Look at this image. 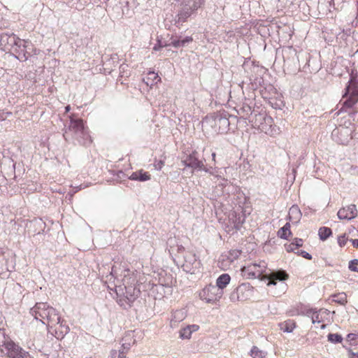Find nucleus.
Listing matches in <instances>:
<instances>
[{
  "instance_id": "obj_1",
  "label": "nucleus",
  "mask_w": 358,
  "mask_h": 358,
  "mask_svg": "<svg viewBox=\"0 0 358 358\" xmlns=\"http://www.w3.org/2000/svg\"><path fill=\"white\" fill-rule=\"evenodd\" d=\"M0 47L4 51H13L17 54L18 59L26 61L32 49L31 42L22 40L14 34L3 33L0 36Z\"/></svg>"
},
{
  "instance_id": "obj_2",
  "label": "nucleus",
  "mask_w": 358,
  "mask_h": 358,
  "mask_svg": "<svg viewBox=\"0 0 358 358\" xmlns=\"http://www.w3.org/2000/svg\"><path fill=\"white\" fill-rule=\"evenodd\" d=\"M63 136L66 140L71 136L80 144L85 146L92 143L88 128L85 126L81 119H73L70 117V124L68 129L64 131Z\"/></svg>"
},
{
  "instance_id": "obj_3",
  "label": "nucleus",
  "mask_w": 358,
  "mask_h": 358,
  "mask_svg": "<svg viewBox=\"0 0 358 358\" xmlns=\"http://www.w3.org/2000/svg\"><path fill=\"white\" fill-rule=\"evenodd\" d=\"M115 292L117 296V302L124 308L130 307L140 294L139 288L130 285L116 286Z\"/></svg>"
},
{
  "instance_id": "obj_4",
  "label": "nucleus",
  "mask_w": 358,
  "mask_h": 358,
  "mask_svg": "<svg viewBox=\"0 0 358 358\" xmlns=\"http://www.w3.org/2000/svg\"><path fill=\"white\" fill-rule=\"evenodd\" d=\"M265 278L268 280L267 285L273 286L271 293L276 296L284 294L287 289V284L285 280L288 278V275L284 271H278L266 274Z\"/></svg>"
},
{
  "instance_id": "obj_5",
  "label": "nucleus",
  "mask_w": 358,
  "mask_h": 358,
  "mask_svg": "<svg viewBox=\"0 0 358 358\" xmlns=\"http://www.w3.org/2000/svg\"><path fill=\"white\" fill-rule=\"evenodd\" d=\"M266 267L267 264L264 262L250 264L241 268V275L247 279L259 278L262 280H266V275H263V274L266 271Z\"/></svg>"
},
{
  "instance_id": "obj_6",
  "label": "nucleus",
  "mask_w": 358,
  "mask_h": 358,
  "mask_svg": "<svg viewBox=\"0 0 358 358\" xmlns=\"http://www.w3.org/2000/svg\"><path fill=\"white\" fill-rule=\"evenodd\" d=\"M183 257L184 261L182 264V268L184 271L193 274L199 271L201 262L194 253L191 251H186Z\"/></svg>"
},
{
  "instance_id": "obj_7",
  "label": "nucleus",
  "mask_w": 358,
  "mask_h": 358,
  "mask_svg": "<svg viewBox=\"0 0 358 358\" xmlns=\"http://www.w3.org/2000/svg\"><path fill=\"white\" fill-rule=\"evenodd\" d=\"M222 294L223 291L217 288V287L209 285L202 289L199 296L201 299L205 301L206 303H215L221 299Z\"/></svg>"
},
{
  "instance_id": "obj_8",
  "label": "nucleus",
  "mask_w": 358,
  "mask_h": 358,
  "mask_svg": "<svg viewBox=\"0 0 358 358\" xmlns=\"http://www.w3.org/2000/svg\"><path fill=\"white\" fill-rule=\"evenodd\" d=\"M352 127L340 126L333 130L331 136L338 143L345 145L352 139Z\"/></svg>"
},
{
  "instance_id": "obj_9",
  "label": "nucleus",
  "mask_w": 358,
  "mask_h": 358,
  "mask_svg": "<svg viewBox=\"0 0 358 358\" xmlns=\"http://www.w3.org/2000/svg\"><path fill=\"white\" fill-rule=\"evenodd\" d=\"M253 287L249 283H243L230 295V299L233 302L238 301H245L249 299L253 293Z\"/></svg>"
},
{
  "instance_id": "obj_10",
  "label": "nucleus",
  "mask_w": 358,
  "mask_h": 358,
  "mask_svg": "<svg viewBox=\"0 0 358 358\" xmlns=\"http://www.w3.org/2000/svg\"><path fill=\"white\" fill-rule=\"evenodd\" d=\"M4 354L8 358H32L29 352L24 351L20 346L12 341L7 344Z\"/></svg>"
},
{
  "instance_id": "obj_11",
  "label": "nucleus",
  "mask_w": 358,
  "mask_h": 358,
  "mask_svg": "<svg viewBox=\"0 0 358 358\" xmlns=\"http://www.w3.org/2000/svg\"><path fill=\"white\" fill-rule=\"evenodd\" d=\"M50 308H51V306L47 303H37L31 308L30 313L36 320L42 322V320L47 319V312Z\"/></svg>"
},
{
  "instance_id": "obj_12",
  "label": "nucleus",
  "mask_w": 358,
  "mask_h": 358,
  "mask_svg": "<svg viewBox=\"0 0 358 358\" xmlns=\"http://www.w3.org/2000/svg\"><path fill=\"white\" fill-rule=\"evenodd\" d=\"M182 163L186 167H190L193 169L203 170L206 173H208L210 169V168L206 169L204 166L203 162L196 157L194 152L190 154L186 159L182 161Z\"/></svg>"
},
{
  "instance_id": "obj_13",
  "label": "nucleus",
  "mask_w": 358,
  "mask_h": 358,
  "mask_svg": "<svg viewBox=\"0 0 358 358\" xmlns=\"http://www.w3.org/2000/svg\"><path fill=\"white\" fill-rule=\"evenodd\" d=\"M141 273L136 271H131L129 269L124 271V278L122 279L123 286L131 285L136 287V285L141 281Z\"/></svg>"
},
{
  "instance_id": "obj_14",
  "label": "nucleus",
  "mask_w": 358,
  "mask_h": 358,
  "mask_svg": "<svg viewBox=\"0 0 358 358\" xmlns=\"http://www.w3.org/2000/svg\"><path fill=\"white\" fill-rule=\"evenodd\" d=\"M337 215L340 220H350L357 216V207L354 204L343 207L338 210Z\"/></svg>"
},
{
  "instance_id": "obj_15",
  "label": "nucleus",
  "mask_w": 358,
  "mask_h": 358,
  "mask_svg": "<svg viewBox=\"0 0 358 358\" xmlns=\"http://www.w3.org/2000/svg\"><path fill=\"white\" fill-rule=\"evenodd\" d=\"M194 13L190 10L187 9V7L180 6L178 14L174 18V24L177 27H180Z\"/></svg>"
},
{
  "instance_id": "obj_16",
  "label": "nucleus",
  "mask_w": 358,
  "mask_h": 358,
  "mask_svg": "<svg viewBox=\"0 0 358 358\" xmlns=\"http://www.w3.org/2000/svg\"><path fill=\"white\" fill-rule=\"evenodd\" d=\"M47 313V319H45V320H42L43 324L48 325L50 328H53L55 326H57V324H59L61 317L55 308L51 307Z\"/></svg>"
},
{
  "instance_id": "obj_17",
  "label": "nucleus",
  "mask_w": 358,
  "mask_h": 358,
  "mask_svg": "<svg viewBox=\"0 0 358 358\" xmlns=\"http://www.w3.org/2000/svg\"><path fill=\"white\" fill-rule=\"evenodd\" d=\"M208 173L213 176L212 180L216 184L217 187H221V189L228 185V180L221 176L219 169L210 168Z\"/></svg>"
},
{
  "instance_id": "obj_18",
  "label": "nucleus",
  "mask_w": 358,
  "mask_h": 358,
  "mask_svg": "<svg viewBox=\"0 0 358 358\" xmlns=\"http://www.w3.org/2000/svg\"><path fill=\"white\" fill-rule=\"evenodd\" d=\"M187 317V311L185 309H178L172 313L170 319V326L171 328H176L178 324L183 321Z\"/></svg>"
},
{
  "instance_id": "obj_19",
  "label": "nucleus",
  "mask_w": 358,
  "mask_h": 358,
  "mask_svg": "<svg viewBox=\"0 0 358 358\" xmlns=\"http://www.w3.org/2000/svg\"><path fill=\"white\" fill-rule=\"evenodd\" d=\"M135 343V340L134 339L131 333H129L125 335V336L122 338V343L121 349L119 350V357H124V354L128 352L130 349L131 346Z\"/></svg>"
},
{
  "instance_id": "obj_20",
  "label": "nucleus",
  "mask_w": 358,
  "mask_h": 358,
  "mask_svg": "<svg viewBox=\"0 0 358 358\" xmlns=\"http://www.w3.org/2000/svg\"><path fill=\"white\" fill-rule=\"evenodd\" d=\"M199 326L197 324H190L182 328L179 331V336L181 339H189L192 333L197 331Z\"/></svg>"
},
{
  "instance_id": "obj_21",
  "label": "nucleus",
  "mask_w": 358,
  "mask_h": 358,
  "mask_svg": "<svg viewBox=\"0 0 358 358\" xmlns=\"http://www.w3.org/2000/svg\"><path fill=\"white\" fill-rule=\"evenodd\" d=\"M204 3V0H182L180 6L195 13Z\"/></svg>"
},
{
  "instance_id": "obj_22",
  "label": "nucleus",
  "mask_w": 358,
  "mask_h": 358,
  "mask_svg": "<svg viewBox=\"0 0 358 358\" xmlns=\"http://www.w3.org/2000/svg\"><path fill=\"white\" fill-rule=\"evenodd\" d=\"M129 179L131 180L145 182L151 179V176L148 172H145L141 169L138 171L133 172L129 177Z\"/></svg>"
},
{
  "instance_id": "obj_23",
  "label": "nucleus",
  "mask_w": 358,
  "mask_h": 358,
  "mask_svg": "<svg viewBox=\"0 0 358 358\" xmlns=\"http://www.w3.org/2000/svg\"><path fill=\"white\" fill-rule=\"evenodd\" d=\"M216 126H218L219 132H224L229 127V120L228 118L222 116H217L214 119Z\"/></svg>"
},
{
  "instance_id": "obj_24",
  "label": "nucleus",
  "mask_w": 358,
  "mask_h": 358,
  "mask_svg": "<svg viewBox=\"0 0 358 358\" xmlns=\"http://www.w3.org/2000/svg\"><path fill=\"white\" fill-rule=\"evenodd\" d=\"M329 315L327 310L320 309L317 311H314L311 316L312 322L321 323L324 321V318Z\"/></svg>"
},
{
  "instance_id": "obj_25",
  "label": "nucleus",
  "mask_w": 358,
  "mask_h": 358,
  "mask_svg": "<svg viewBox=\"0 0 358 358\" xmlns=\"http://www.w3.org/2000/svg\"><path fill=\"white\" fill-rule=\"evenodd\" d=\"M348 94H350V97L345 101V105L347 107H352L358 101V91L353 90L350 92V87L348 86L346 88Z\"/></svg>"
},
{
  "instance_id": "obj_26",
  "label": "nucleus",
  "mask_w": 358,
  "mask_h": 358,
  "mask_svg": "<svg viewBox=\"0 0 358 358\" xmlns=\"http://www.w3.org/2000/svg\"><path fill=\"white\" fill-rule=\"evenodd\" d=\"M230 280V275L227 273H223L217 278L216 285L215 286L223 291V289L229 284Z\"/></svg>"
},
{
  "instance_id": "obj_27",
  "label": "nucleus",
  "mask_w": 358,
  "mask_h": 358,
  "mask_svg": "<svg viewBox=\"0 0 358 358\" xmlns=\"http://www.w3.org/2000/svg\"><path fill=\"white\" fill-rule=\"evenodd\" d=\"M147 85H153L160 81V78L154 71H150L145 78L143 79Z\"/></svg>"
},
{
  "instance_id": "obj_28",
  "label": "nucleus",
  "mask_w": 358,
  "mask_h": 358,
  "mask_svg": "<svg viewBox=\"0 0 358 358\" xmlns=\"http://www.w3.org/2000/svg\"><path fill=\"white\" fill-rule=\"evenodd\" d=\"M229 220L232 222L234 225V227L236 229H239L241 225L244 222V218L241 215H237L235 211L231 212L229 215Z\"/></svg>"
},
{
  "instance_id": "obj_29",
  "label": "nucleus",
  "mask_w": 358,
  "mask_h": 358,
  "mask_svg": "<svg viewBox=\"0 0 358 358\" xmlns=\"http://www.w3.org/2000/svg\"><path fill=\"white\" fill-rule=\"evenodd\" d=\"M292 235L290 224L287 222L278 231V236L282 239H287Z\"/></svg>"
},
{
  "instance_id": "obj_30",
  "label": "nucleus",
  "mask_w": 358,
  "mask_h": 358,
  "mask_svg": "<svg viewBox=\"0 0 358 358\" xmlns=\"http://www.w3.org/2000/svg\"><path fill=\"white\" fill-rule=\"evenodd\" d=\"M13 341L6 336L4 331L0 329V351L4 352L7 347V344L10 343Z\"/></svg>"
},
{
  "instance_id": "obj_31",
  "label": "nucleus",
  "mask_w": 358,
  "mask_h": 358,
  "mask_svg": "<svg viewBox=\"0 0 358 358\" xmlns=\"http://www.w3.org/2000/svg\"><path fill=\"white\" fill-rule=\"evenodd\" d=\"M58 327L55 326L56 334L58 333V338H62L69 331V327L63 324V321L60 320L59 324H57Z\"/></svg>"
},
{
  "instance_id": "obj_32",
  "label": "nucleus",
  "mask_w": 358,
  "mask_h": 358,
  "mask_svg": "<svg viewBox=\"0 0 358 358\" xmlns=\"http://www.w3.org/2000/svg\"><path fill=\"white\" fill-rule=\"evenodd\" d=\"M250 355L252 358H266L267 352L260 350L257 346H253L250 351Z\"/></svg>"
},
{
  "instance_id": "obj_33",
  "label": "nucleus",
  "mask_w": 358,
  "mask_h": 358,
  "mask_svg": "<svg viewBox=\"0 0 358 358\" xmlns=\"http://www.w3.org/2000/svg\"><path fill=\"white\" fill-rule=\"evenodd\" d=\"M301 216V211L297 206H293L289 208V220H292L293 219L296 220V221L299 220Z\"/></svg>"
},
{
  "instance_id": "obj_34",
  "label": "nucleus",
  "mask_w": 358,
  "mask_h": 358,
  "mask_svg": "<svg viewBox=\"0 0 358 358\" xmlns=\"http://www.w3.org/2000/svg\"><path fill=\"white\" fill-rule=\"evenodd\" d=\"M295 327V323L292 320L285 321L280 327L282 331L287 333L292 332Z\"/></svg>"
},
{
  "instance_id": "obj_35",
  "label": "nucleus",
  "mask_w": 358,
  "mask_h": 358,
  "mask_svg": "<svg viewBox=\"0 0 358 358\" xmlns=\"http://www.w3.org/2000/svg\"><path fill=\"white\" fill-rule=\"evenodd\" d=\"M331 229L328 227H320L318 231V235L322 241L327 240L331 235Z\"/></svg>"
},
{
  "instance_id": "obj_36",
  "label": "nucleus",
  "mask_w": 358,
  "mask_h": 358,
  "mask_svg": "<svg viewBox=\"0 0 358 358\" xmlns=\"http://www.w3.org/2000/svg\"><path fill=\"white\" fill-rule=\"evenodd\" d=\"M333 301L341 305L347 303V295L344 292L338 293L332 296Z\"/></svg>"
},
{
  "instance_id": "obj_37",
  "label": "nucleus",
  "mask_w": 358,
  "mask_h": 358,
  "mask_svg": "<svg viewBox=\"0 0 358 358\" xmlns=\"http://www.w3.org/2000/svg\"><path fill=\"white\" fill-rule=\"evenodd\" d=\"M328 341L334 343H338L343 341V338L337 334H329L328 335Z\"/></svg>"
},
{
  "instance_id": "obj_38",
  "label": "nucleus",
  "mask_w": 358,
  "mask_h": 358,
  "mask_svg": "<svg viewBox=\"0 0 358 358\" xmlns=\"http://www.w3.org/2000/svg\"><path fill=\"white\" fill-rule=\"evenodd\" d=\"M348 268L350 271L358 273V259H355L349 262Z\"/></svg>"
},
{
  "instance_id": "obj_39",
  "label": "nucleus",
  "mask_w": 358,
  "mask_h": 358,
  "mask_svg": "<svg viewBox=\"0 0 358 358\" xmlns=\"http://www.w3.org/2000/svg\"><path fill=\"white\" fill-rule=\"evenodd\" d=\"M296 254L299 255H301L302 256L303 258L306 259H308V260H311L313 257L310 254H309L308 252L304 251V250H297L296 252Z\"/></svg>"
},
{
  "instance_id": "obj_40",
  "label": "nucleus",
  "mask_w": 358,
  "mask_h": 358,
  "mask_svg": "<svg viewBox=\"0 0 358 358\" xmlns=\"http://www.w3.org/2000/svg\"><path fill=\"white\" fill-rule=\"evenodd\" d=\"M286 251L288 252H294L296 253V250H297V248L295 246V245L292 243L285 245Z\"/></svg>"
},
{
  "instance_id": "obj_41",
  "label": "nucleus",
  "mask_w": 358,
  "mask_h": 358,
  "mask_svg": "<svg viewBox=\"0 0 358 358\" xmlns=\"http://www.w3.org/2000/svg\"><path fill=\"white\" fill-rule=\"evenodd\" d=\"M303 240L301 238H294V241H293V243L295 245V246L297 248V249L299 248V247H301L303 245Z\"/></svg>"
},
{
  "instance_id": "obj_42",
  "label": "nucleus",
  "mask_w": 358,
  "mask_h": 358,
  "mask_svg": "<svg viewBox=\"0 0 358 358\" xmlns=\"http://www.w3.org/2000/svg\"><path fill=\"white\" fill-rule=\"evenodd\" d=\"M338 244L340 245V246H343L345 245L346 243V238H345V236L343 235V236H341L338 237Z\"/></svg>"
},
{
  "instance_id": "obj_43",
  "label": "nucleus",
  "mask_w": 358,
  "mask_h": 358,
  "mask_svg": "<svg viewBox=\"0 0 358 358\" xmlns=\"http://www.w3.org/2000/svg\"><path fill=\"white\" fill-rule=\"evenodd\" d=\"M164 163L163 161L162 160H159L158 162H157L156 163H155L154 166H155V169L157 170H161L162 169V167L164 166Z\"/></svg>"
},
{
  "instance_id": "obj_44",
  "label": "nucleus",
  "mask_w": 358,
  "mask_h": 358,
  "mask_svg": "<svg viewBox=\"0 0 358 358\" xmlns=\"http://www.w3.org/2000/svg\"><path fill=\"white\" fill-rule=\"evenodd\" d=\"M171 44L175 48L182 47V42H181V40H174L171 42Z\"/></svg>"
},
{
  "instance_id": "obj_45",
  "label": "nucleus",
  "mask_w": 358,
  "mask_h": 358,
  "mask_svg": "<svg viewBox=\"0 0 358 358\" xmlns=\"http://www.w3.org/2000/svg\"><path fill=\"white\" fill-rule=\"evenodd\" d=\"M191 41H192V38L191 36H187L184 39L181 40V42H182V46H185L187 43H189Z\"/></svg>"
},
{
  "instance_id": "obj_46",
  "label": "nucleus",
  "mask_w": 358,
  "mask_h": 358,
  "mask_svg": "<svg viewBox=\"0 0 358 358\" xmlns=\"http://www.w3.org/2000/svg\"><path fill=\"white\" fill-rule=\"evenodd\" d=\"M259 117L260 119H264V121L268 124H271L272 122V118L271 117H266L262 115H259Z\"/></svg>"
},
{
  "instance_id": "obj_47",
  "label": "nucleus",
  "mask_w": 358,
  "mask_h": 358,
  "mask_svg": "<svg viewBox=\"0 0 358 358\" xmlns=\"http://www.w3.org/2000/svg\"><path fill=\"white\" fill-rule=\"evenodd\" d=\"M357 337V334H349L348 335V338L350 341H355V340H356Z\"/></svg>"
},
{
  "instance_id": "obj_48",
  "label": "nucleus",
  "mask_w": 358,
  "mask_h": 358,
  "mask_svg": "<svg viewBox=\"0 0 358 358\" xmlns=\"http://www.w3.org/2000/svg\"><path fill=\"white\" fill-rule=\"evenodd\" d=\"M230 255L235 259V258H237L240 255V252L238 250H234V251L231 252Z\"/></svg>"
},
{
  "instance_id": "obj_49",
  "label": "nucleus",
  "mask_w": 358,
  "mask_h": 358,
  "mask_svg": "<svg viewBox=\"0 0 358 358\" xmlns=\"http://www.w3.org/2000/svg\"><path fill=\"white\" fill-rule=\"evenodd\" d=\"M158 43H159V45L158 46L157 45H155V47L153 48V50H155V51L159 50V48H162L163 46H166V45L162 44L159 41H158Z\"/></svg>"
},
{
  "instance_id": "obj_50",
  "label": "nucleus",
  "mask_w": 358,
  "mask_h": 358,
  "mask_svg": "<svg viewBox=\"0 0 358 358\" xmlns=\"http://www.w3.org/2000/svg\"><path fill=\"white\" fill-rule=\"evenodd\" d=\"M155 289L157 291H162L164 289V286L163 285H155Z\"/></svg>"
},
{
  "instance_id": "obj_51",
  "label": "nucleus",
  "mask_w": 358,
  "mask_h": 358,
  "mask_svg": "<svg viewBox=\"0 0 358 358\" xmlns=\"http://www.w3.org/2000/svg\"><path fill=\"white\" fill-rule=\"evenodd\" d=\"M352 243L354 247L358 248V239H353L352 240Z\"/></svg>"
},
{
  "instance_id": "obj_52",
  "label": "nucleus",
  "mask_w": 358,
  "mask_h": 358,
  "mask_svg": "<svg viewBox=\"0 0 358 358\" xmlns=\"http://www.w3.org/2000/svg\"><path fill=\"white\" fill-rule=\"evenodd\" d=\"M350 358H358V352H351L350 353Z\"/></svg>"
},
{
  "instance_id": "obj_53",
  "label": "nucleus",
  "mask_w": 358,
  "mask_h": 358,
  "mask_svg": "<svg viewBox=\"0 0 358 358\" xmlns=\"http://www.w3.org/2000/svg\"><path fill=\"white\" fill-rule=\"evenodd\" d=\"M115 270L114 269V268H112V270H111V271H110V275L111 277H113V276H114V275H115Z\"/></svg>"
},
{
  "instance_id": "obj_54",
  "label": "nucleus",
  "mask_w": 358,
  "mask_h": 358,
  "mask_svg": "<svg viewBox=\"0 0 358 358\" xmlns=\"http://www.w3.org/2000/svg\"><path fill=\"white\" fill-rule=\"evenodd\" d=\"M70 109H71L70 106H66L65 107V112H66V113H68V112L70 110Z\"/></svg>"
},
{
  "instance_id": "obj_55",
  "label": "nucleus",
  "mask_w": 358,
  "mask_h": 358,
  "mask_svg": "<svg viewBox=\"0 0 358 358\" xmlns=\"http://www.w3.org/2000/svg\"><path fill=\"white\" fill-rule=\"evenodd\" d=\"M215 157H216V154H215V152H213V153L212 154V159H213V161H215Z\"/></svg>"
},
{
  "instance_id": "obj_56",
  "label": "nucleus",
  "mask_w": 358,
  "mask_h": 358,
  "mask_svg": "<svg viewBox=\"0 0 358 358\" xmlns=\"http://www.w3.org/2000/svg\"><path fill=\"white\" fill-rule=\"evenodd\" d=\"M325 327H326V325H325V324H322V325L321 326V329H324V328H325Z\"/></svg>"
},
{
  "instance_id": "obj_57",
  "label": "nucleus",
  "mask_w": 358,
  "mask_h": 358,
  "mask_svg": "<svg viewBox=\"0 0 358 358\" xmlns=\"http://www.w3.org/2000/svg\"><path fill=\"white\" fill-rule=\"evenodd\" d=\"M259 127L260 129L264 130V127H260V126H259Z\"/></svg>"
},
{
  "instance_id": "obj_58",
  "label": "nucleus",
  "mask_w": 358,
  "mask_h": 358,
  "mask_svg": "<svg viewBox=\"0 0 358 358\" xmlns=\"http://www.w3.org/2000/svg\"><path fill=\"white\" fill-rule=\"evenodd\" d=\"M120 69H124L123 65L120 66Z\"/></svg>"
},
{
  "instance_id": "obj_59",
  "label": "nucleus",
  "mask_w": 358,
  "mask_h": 358,
  "mask_svg": "<svg viewBox=\"0 0 358 358\" xmlns=\"http://www.w3.org/2000/svg\"><path fill=\"white\" fill-rule=\"evenodd\" d=\"M357 16H358V1H357Z\"/></svg>"
}]
</instances>
